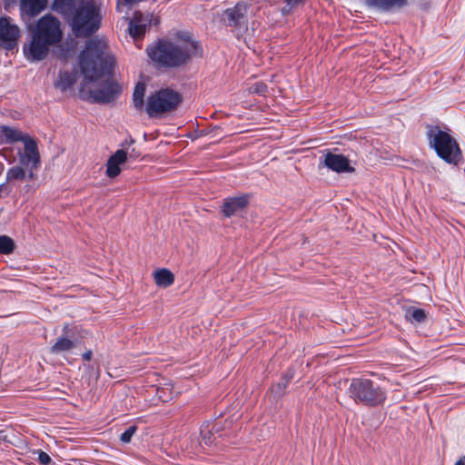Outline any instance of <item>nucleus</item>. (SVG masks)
<instances>
[{
	"instance_id": "39448f33",
	"label": "nucleus",
	"mask_w": 465,
	"mask_h": 465,
	"mask_svg": "<svg viewBox=\"0 0 465 465\" xmlns=\"http://www.w3.org/2000/svg\"><path fill=\"white\" fill-rule=\"evenodd\" d=\"M182 95L170 88L160 89L147 98L145 112L151 118H161L176 110Z\"/></svg>"
},
{
	"instance_id": "6ab92c4d",
	"label": "nucleus",
	"mask_w": 465,
	"mask_h": 465,
	"mask_svg": "<svg viewBox=\"0 0 465 465\" xmlns=\"http://www.w3.org/2000/svg\"><path fill=\"white\" fill-rule=\"evenodd\" d=\"M29 180V170L20 164L10 168L6 173V181L12 182L15 180L24 181Z\"/></svg>"
},
{
	"instance_id": "9d476101",
	"label": "nucleus",
	"mask_w": 465,
	"mask_h": 465,
	"mask_svg": "<svg viewBox=\"0 0 465 465\" xmlns=\"http://www.w3.org/2000/svg\"><path fill=\"white\" fill-rule=\"evenodd\" d=\"M249 194H240L225 198L222 205L223 214L229 218L247 209L249 205Z\"/></svg>"
},
{
	"instance_id": "9b49d317",
	"label": "nucleus",
	"mask_w": 465,
	"mask_h": 465,
	"mask_svg": "<svg viewBox=\"0 0 465 465\" xmlns=\"http://www.w3.org/2000/svg\"><path fill=\"white\" fill-rule=\"evenodd\" d=\"M152 15L135 12L129 24V33L132 37L139 38L145 34L147 26L152 22Z\"/></svg>"
},
{
	"instance_id": "aec40b11",
	"label": "nucleus",
	"mask_w": 465,
	"mask_h": 465,
	"mask_svg": "<svg viewBox=\"0 0 465 465\" xmlns=\"http://www.w3.org/2000/svg\"><path fill=\"white\" fill-rule=\"evenodd\" d=\"M75 347V343L74 341L66 338L60 337L54 342V344L51 347V352L54 354H59L65 351H70Z\"/></svg>"
},
{
	"instance_id": "7ed1b4c3",
	"label": "nucleus",
	"mask_w": 465,
	"mask_h": 465,
	"mask_svg": "<svg viewBox=\"0 0 465 465\" xmlns=\"http://www.w3.org/2000/svg\"><path fill=\"white\" fill-rule=\"evenodd\" d=\"M56 9L64 14L78 37H85L94 33L101 25L99 7L92 1L61 0Z\"/></svg>"
},
{
	"instance_id": "4468645a",
	"label": "nucleus",
	"mask_w": 465,
	"mask_h": 465,
	"mask_svg": "<svg viewBox=\"0 0 465 465\" xmlns=\"http://www.w3.org/2000/svg\"><path fill=\"white\" fill-rule=\"evenodd\" d=\"M152 277L155 286L160 289L171 287L175 281L174 273L168 268H157L153 270Z\"/></svg>"
},
{
	"instance_id": "cd10ccee",
	"label": "nucleus",
	"mask_w": 465,
	"mask_h": 465,
	"mask_svg": "<svg viewBox=\"0 0 465 465\" xmlns=\"http://www.w3.org/2000/svg\"><path fill=\"white\" fill-rule=\"evenodd\" d=\"M82 357L84 361H89L93 358V351L91 350H87L83 353Z\"/></svg>"
},
{
	"instance_id": "c85d7f7f",
	"label": "nucleus",
	"mask_w": 465,
	"mask_h": 465,
	"mask_svg": "<svg viewBox=\"0 0 465 465\" xmlns=\"http://www.w3.org/2000/svg\"><path fill=\"white\" fill-rule=\"evenodd\" d=\"M163 390H159V391H158V397H159L160 399H163V401H168V399H163L164 393H163Z\"/></svg>"
},
{
	"instance_id": "f3484780",
	"label": "nucleus",
	"mask_w": 465,
	"mask_h": 465,
	"mask_svg": "<svg viewBox=\"0 0 465 465\" xmlns=\"http://www.w3.org/2000/svg\"><path fill=\"white\" fill-rule=\"evenodd\" d=\"M146 91V85L143 83H138L135 85L133 100L134 107L139 111H145L146 104L144 103V95Z\"/></svg>"
},
{
	"instance_id": "2f4dec72",
	"label": "nucleus",
	"mask_w": 465,
	"mask_h": 465,
	"mask_svg": "<svg viewBox=\"0 0 465 465\" xmlns=\"http://www.w3.org/2000/svg\"><path fill=\"white\" fill-rule=\"evenodd\" d=\"M68 328V325H64V330L66 331Z\"/></svg>"
},
{
	"instance_id": "20e7f679",
	"label": "nucleus",
	"mask_w": 465,
	"mask_h": 465,
	"mask_svg": "<svg viewBox=\"0 0 465 465\" xmlns=\"http://www.w3.org/2000/svg\"><path fill=\"white\" fill-rule=\"evenodd\" d=\"M150 58L168 67H178L199 54V45L188 35L159 42L147 49Z\"/></svg>"
},
{
	"instance_id": "bb28decb",
	"label": "nucleus",
	"mask_w": 465,
	"mask_h": 465,
	"mask_svg": "<svg viewBox=\"0 0 465 465\" xmlns=\"http://www.w3.org/2000/svg\"><path fill=\"white\" fill-rule=\"evenodd\" d=\"M38 460L40 461L41 464L47 465L51 461V459L47 453L40 451Z\"/></svg>"
},
{
	"instance_id": "5701e85b",
	"label": "nucleus",
	"mask_w": 465,
	"mask_h": 465,
	"mask_svg": "<svg viewBox=\"0 0 465 465\" xmlns=\"http://www.w3.org/2000/svg\"><path fill=\"white\" fill-rule=\"evenodd\" d=\"M137 431V426L133 425L129 427L124 433L121 434L120 440L124 443H129L132 440V437Z\"/></svg>"
},
{
	"instance_id": "b1692460",
	"label": "nucleus",
	"mask_w": 465,
	"mask_h": 465,
	"mask_svg": "<svg viewBox=\"0 0 465 465\" xmlns=\"http://www.w3.org/2000/svg\"><path fill=\"white\" fill-rule=\"evenodd\" d=\"M411 317L416 322H422L426 319V313H425L424 310H422V309H414L411 312Z\"/></svg>"
},
{
	"instance_id": "393cba45",
	"label": "nucleus",
	"mask_w": 465,
	"mask_h": 465,
	"mask_svg": "<svg viewBox=\"0 0 465 465\" xmlns=\"http://www.w3.org/2000/svg\"><path fill=\"white\" fill-rule=\"evenodd\" d=\"M240 10V6H236L234 9L228 10L226 12V15L229 17V19L232 20L236 24L239 22L240 17L242 15Z\"/></svg>"
},
{
	"instance_id": "423d86ee",
	"label": "nucleus",
	"mask_w": 465,
	"mask_h": 465,
	"mask_svg": "<svg viewBox=\"0 0 465 465\" xmlns=\"http://www.w3.org/2000/svg\"><path fill=\"white\" fill-rule=\"evenodd\" d=\"M428 135L430 144L441 159L452 164H457L461 160V150L449 133L434 127L430 130Z\"/></svg>"
},
{
	"instance_id": "f8f14e48",
	"label": "nucleus",
	"mask_w": 465,
	"mask_h": 465,
	"mask_svg": "<svg viewBox=\"0 0 465 465\" xmlns=\"http://www.w3.org/2000/svg\"><path fill=\"white\" fill-rule=\"evenodd\" d=\"M324 165L336 173H353L355 171L345 156L330 152L325 154Z\"/></svg>"
},
{
	"instance_id": "7c9ffc66",
	"label": "nucleus",
	"mask_w": 465,
	"mask_h": 465,
	"mask_svg": "<svg viewBox=\"0 0 465 465\" xmlns=\"http://www.w3.org/2000/svg\"><path fill=\"white\" fill-rule=\"evenodd\" d=\"M455 465H465V458H460L456 463Z\"/></svg>"
},
{
	"instance_id": "f257e3e1",
	"label": "nucleus",
	"mask_w": 465,
	"mask_h": 465,
	"mask_svg": "<svg viewBox=\"0 0 465 465\" xmlns=\"http://www.w3.org/2000/svg\"><path fill=\"white\" fill-rule=\"evenodd\" d=\"M114 64L115 59L104 40L93 38L87 42L79 59V65L84 75L80 90L84 98L107 103L121 93L122 88L116 82L104 79V75L110 73Z\"/></svg>"
},
{
	"instance_id": "c756f323",
	"label": "nucleus",
	"mask_w": 465,
	"mask_h": 465,
	"mask_svg": "<svg viewBox=\"0 0 465 465\" xmlns=\"http://www.w3.org/2000/svg\"><path fill=\"white\" fill-rule=\"evenodd\" d=\"M163 390H159V391H158V397H159L160 399H163V401H168V399H163L164 393H163Z\"/></svg>"
},
{
	"instance_id": "412c9836",
	"label": "nucleus",
	"mask_w": 465,
	"mask_h": 465,
	"mask_svg": "<svg viewBox=\"0 0 465 465\" xmlns=\"http://www.w3.org/2000/svg\"><path fill=\"white\" fill-rule=\"evenodd\" d=\"M74 83L73 76L67 73L61 74L55 84V86L62 92L69 90Z\"/></svg>"
},
{
	"instance_id": "0eeeda50",
	"label": "nucleus",
	"mask_w": 465,
	"mask_h": 465,
	"mask_svg": "<svg viewBox=\"0 0 465 465\" xmlns=\"http://www.w3.org/2000/svg\"><path fill=\"white\" fill-rule=\"evenodd\" d=\"M350 394L356 401L368 406L382 404L386 400L385 391L369 379H353L350 385Z\"/></svg>"
},
{
	"instance_id": "a878e982",
	"label": "nucleus",
	"mask_w": 465,
	"mask_h": 465,
	"mask_svg": "<svg viewBox=\"0 0 465 465\" xmlns=\"http://www.w3.org/2000/svg\"><path fill=\"white\" fill-rule=\"evenodd\" d=\"M266 85L262 83H257L249 88L252 94H262L266 91Z\"/></svg>"
},
{
	"instance_id": "a211bd4d",
	"label": "nucleus",
	"mask_w": 465,
	"mask_h": 465,
	"mask_svg": "<svg viewBox=\"0 0 465 465\" xmlns=\"http://www.w3.org/2000/svg\"><path fill=\"white\" fill-rule=\"evenodd\" d=\"M371 6L388 11L393 8H399L406 5L407 0H367Z\"/></svg>"
},
{
	"instance_id": "1a4fd4ad",
	"label": "nucleus",
	"mask_w": 465,
	"mask_h": 465,
	"mask_svg": "<svg viewBox=\"0 0 465 465\" xmlns=\"http://www.w3.org/2000/svg\"><path fill=\"white\" fill-rule=\"evenodd\" d=\"M20 37L19 27L13 24L8 17L0 19V45L6 49H12L16 45Z\"/></svg>"
},
{
	"instance_id": "4be33fe9",
	"label": "nucleus",
	"mask_w": 465,
	"mask_h": 465,
	"mask_svg": "<svg viewBox=\"0 0 465 465\" xmlns=\"http://www.w3.org/2000/svg\"><path fill=\"white\" fill-rule=\"evenodd\" d=\"M15 243L14 240L7 235L0 236V253L10 254L14 252Z\"/></svg>"
},
{
	"instance_id": "ddd939ff",
	"label": "nucleus",
	"mask_w": 465,
	"mask_h": 465,
	"mask_svg": "<svg viewBox=\"0 0 465 465\" xmlns=\"http://www.w3.org/2000/svg\"><path fill=\"white\" fill-rule=\"evenodd\" d=\"M127 153L124 150H117L109 157L106 163V175L114 179L121 173V165L127 162Z\"/></svg>"
},
{
	"instance_id": "6e6552de",
	"label": "nucleus",
	"mask_w": 465,
	"mask_h": 465,
	"mask_svg": "<svg viewBox=\"0 0 465 465\" xmlns=\"http://www.w3.org/2000/svg\"><path fill=\"white\" fill-rule=\"evenodd\" d=\"M19 164L29 170V180H34L40 164V153L35 140H25L24 151L18 153Z\"/></svg>"
},
{
	"instance_id": "f03ea898",
	"label": "nucleus",
	"mask_w": 465,
	"mask_h": 465,
	"mask_svg": "<svg viewBox=\"0 0 465 465\" xmlns=\"http://www.w3.org/2000/svg\"><path fill=\"white\" fill-rule=\"evenodd\" d=\"M29 40L24 45V54L29 61H41L50 48L63 38L59 19L47 14L28 26Z\"/></svg>"
},
{
	"instance_id": "dca6fc26",
	"label": "nucleus",
	"mask_w": 465,
	"mask_h": 465,
	"mask_svg": "<svg viewBox=\"0 0 465 465\" xmlns=\"http://www.w3.org/2000/svg\"><path fill=\"white\" fill-rule=\"evenodd\" d=\"M0 129L8 143L23 142L25 143V140H31L29 136L24 135L23 133L16 128L3 125Z\"/></svg>"
},
{
	"instance_id": "2eb2a0df",
	"label": "nucleus",
	"mask_w": 465,
	"mask_h": 465,
	"mask_svg": "<svg viewBox=\"0 0 465 465\" xmlns=\"http://www.w3.org/2000/svg\"><path fill=\"white\" fill-rule=\"evenodd\" d=\"M48 0H21V15L28 17L36 16L47 6Z\"/></svg>"
}]
</instances>
